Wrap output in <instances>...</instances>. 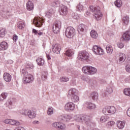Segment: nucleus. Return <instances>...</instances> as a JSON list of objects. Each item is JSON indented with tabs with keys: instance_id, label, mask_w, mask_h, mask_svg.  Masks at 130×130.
I'll return each mask as SVG.
<instances>
[{
	"instance_id": "18",
	"label": "nucleus",
	"mask_w": 130,
	"mask_h": 130,
	"mask_svg": "<svg viewBox=\"0 0 130 130\" xmlns=\"http://www.w3.org/2000/svg\"><path fill=\"white\" fill-rule=\"evenodd\" d=\"M116 112V108L114 106H108V113L109 114H114Z\"/></svg>"
},
{
	"instance_id": "46",
	"label": "nucleus",
	"mask_w": 130,
	"mask_h": 130,
	"mask_svg": "<svg viewBox=\"0 0 130 130\" xmlns=\"http://www.w3.org/2000/svg\"><path fill=\"white\" fill-rule=\"evenodd\" d=\"M14 100H15L14 99H10L8 100L7 104L8 105V106H12V105L14 104Z\"/></svg>"
},
{
	"instance_id": "22",
	"label": "nucleus",
	"mask_w": 130,
	"mask_h": 130,
	"mask_svg": "<svg viewBox=\"0 0 130 130\" xmlns=\"http://www.w3.org/2000/svg\"><path fill=\"white\" fill-rule=\"evenodd\" d=\"M116 124L117 127H118L119 129H123V128H124V126L125 125V123L122 121H117Z\"/></svg>"
},
{
	"instance_id": "55",
	"label": "nucleus",
	"mask_w": 130,
	"mask_h": 130,
	"mask_svg": "<svg viewBox=\"0 0 130 130\" xmlns=\"http://www.w3.org/2000/svg\"><path fill=\"white\" fill-rule=\"evenodd\" d=\"M125 81L126 82V83H130V76L127 77L125 79Z\"/></svg>"
},
{
	"instance_id": "10",
	"label": "nucleus",
	"mask_w": 130,
	"mask_h": 130,
	"mask_svg": "<svg viewBox=\"0 0 130 130\" xmlns=\"http://www.w3.org/2000/svg\"><path fill=\"white\" fill-rule=\"evenodd\" d=\"M75 104L73 102H68L64 106V110L66 111H73L75 110Z\"/></svg>"
},
{
	"instance_id": "59",
	"label": "nucleus",
	"mask_w": 130,
	"mask_h": 130,
	"mask_svg": "<svg viewBox=\"0 0 130 130\" xmlns=\"http://www.w3.org/2000/svg\"><path fill=\"white\" fill-rule=\"evenodd\" d=\"M71 85L72 86H75L76 85V81L75 80H72L71 82Z\"/></svg>"
},
{
	"instance_id": "36",
	"label": "nucleus",
	"mask_w": 130,
	"mask_h": 130,
	"mask_svg": "<svg viewBox=\"0 0 130 130\" xmlns=\"http://www.w3.org/2000/svg\"><path fill=\"white\" fill-rule=\"evenodd\" d=\"M37 62L38 66H43L44 64V59L41 58H38L37 59Z\"/></svg>"
},
{
	"instance_id": "52",
	"label": "nucleus",
	"mask_w": 130,
	"mask_h": 130,
	"mask_svg": "<svg viewBox=\"0 0 130 130\" xmlns=\"http://www.w3.org/2000/svg\"><path fill=\"white\" fill-rule=\"evenodd\" d=\"M125 70L127 73H130V64H127L125 66Z\"/></svg>"
},
{
	"instance_id": "19",
	"label": "nucleus",
	"mask_w": 130,
	"mask_h": 130,
	"mask_svg": "<svg viewBox=\"0 0 130 130\" xmlns=\"http://www.w3.org/2000/svg\"><path fill=\"white\" fill-rule=\"evenodd\" d=\"M27 116L29 118H35V117H36V112L34 111L33 110H28Z\"/></svg>"
},
{
	"instance_id": "48",
	"label": "nucleus",
	"mask_w": 130,
	"mask_h": 130,
	"mask_svg": "<svg viewBox=\"0 0 130 130\" xmlns=\"http://www.w3.org/2000/svg\"><path fill=\"white\" fill-rule=\"evenodd\" d=\"M28 110H22L20 111V113L22 114V115H28Z\"/></svg>"
},
{
	"instance_id": "29",
	"label": "nucleus",
	"mask_w": 130,
	"mask_h": 130,
	"mask_svg": "<svg viewBox=\"0 0 130 130\" xmlns=\"http://www.w3.org/2000/svg\"><path fill=\"white\" fill-rule=\"evenodd\" d=\"M106 49L107 53H109V54H112V52H113V48H112V46L107 45Z\"/></svg>"
},
{
	"instance_id": "11",
	"label": "nucleus",
	"mask_w": 130,
	"mask_h": 130,
	"mask_svg": "<svg viewBox=\"0 0 130 130\" xmlns=\"http://www.w3.org/2000/svg\"><path fill=\"white\" fill-rule=\"evenodd\" d=\"M52 126L58 128V130H62L66 128V125L63 123L60 122H56L52 124Z\"/></svg>"
},
{
	"instance_id": "45",
	"label": "nucleus",
	"mask_w": 130,
	"mask_h": 130,
	"mask_svg": "<svg viewBox=\"0 0 130 130\" xmlns=\"http://www.w3.org/2000/svg\"><path fill=\"white\" fill-rule=\"evenodd\" d=\"M100 120L101 122H106L107 121V117L106 116H102L100 118Z\"/></svg>"
},
{
	"instance_id": "43",
	"label": "nucleus",
	"mask_w": 130,
	"mask_h": 130,
	"mask_svg": "<svg viewBox=\"0 0 130 130\" xmlns=\"http://www.w3.org/2000/svg\"><path fill=\"white\" fill-rule=\"evenodd\" d=\"M60 4V2L58 1H55L53 2L52 3V6L55 7V8H57V7H59V4Z\"/></svg>"
},
{
	"instance_id": "42",
	"label": "nucleus",
	"mask_w": 130,
	"mask_h": 130,
	"mask_svg": "<svg viewBox=\"0 0 130 130\" xmlns=\"http://www.w3.org/2000/svg\"><path fill=\"white\" fill-rule=\"evenodd\" d=\"M115 5L118 8H120L122 6V2L121 0H117L115 3Z\"/></svg>"
},
{
	"instance_id": "2",
	"label": "nucleus",
	"mask_w": 130,
	"mask_h": 130,
	"mask_svg": "<svg viewBox=\"0 0 130 130\" xmlns=\"http://www.w3.org/2000/svg\"><path fill=\"white\" fill-rule=\"evenodd\" d=\"M89 10L93 13V17L95 20L99 21L102 18V13L100 11V7H93V6L89 7Z\"/></svg>"
},
{
	"instance_id": "15",
	"label": "nucleus",
	"mask_w": 130,
	"mask_h": 130,
	"mask_svg": "<svg viewBox=\"0 0 130 130\" xmlns=\"http://www.w3.org/2000/svg\"><path fill=\"white\" fill-rule=\"evenodd\" d=\"M9 48V44L5 41L2 42L0 44V50H7Z\"/></svg>"
},
{
	"instance_id": "51",
	"label": "nucleus",
	"mask_w": 130,
	"mask_h": 130,
	"mask_svg": "<svg viewBox=\"0 0 130 130\" xmlns=\"http://www.w3.org/2000/svg\"><path fill=\"white\" fill-rule=\"evenodd\" d=\"M102 111L104 114H107L108 113V107L103 108Z\"/></svg>"
},
{
	"instance_id": "50",
	"label": "nucleus",
	"mask_w": 130,
	"mask_h": 130,
	"mask_svg": "<svg viewBox=\"0 0 130 130\" xmlns=\"http://www.w3.org/2000/svg\"><path fill=\"white\" fill-rule=\"evenodd\" d=\"M46 79H47V73H44L42 75V80H43V81H45Z\"/></svg>"
},
{
	"instance_id": "6",
	"label": "nucleus",
	"mask_w": 130,
	"mask_h": 130,
	"mask_svg": "<svg viewBox=\"0 0 130 130\" xmlns=\"http://www.w3.org/2000/svg\"><path fill=\"white\" fill-rule=\"evenodd\" d=\"M89 53L87 52L86 51H82L79 52L78 58L79 60H86L89 58Z\"/></svg>"
},
{
	"instance_id": "30",
	"label": "nucleus",
	"mask_w": 130,
	"mask_h": 130,
	"mask_svg": "<svg viewBox=\"0 0 130 130\" xmlns=\"http://www.w3.org/2000/svg\"><path fill=\"white\" fill-rule=\"evenodd\" d=\"M86 104L88 109H95L96 108V105L91 102H86Z\"/></svg>"
},
{
	"instance_id": "3",
	"label": "nucleus",
	"mask_w": 130,
	"mask_h": 130,
	"mask_svg": "<svg viewBox=\"0 0 130 130\" xmlns=\"http://www.w3.org/2000/svg\"><path fill=\"white\" fill-rule=\"evenodd\" d=\"M82 70L85 75H95L97 73V69L92 66H85Z\"/></svg>"
},
{
	"instance_id": "60",
	"label": "nucleus",
	"mask_w": 130,
	"mask_h": 130,
	"mask_svg": "<svg viewBox=\"0 0 130 130\" xmlns=\"http://www.w3.org/2000/svg\"><path fill=\"white\" fill-rule=\"evenodd\" d=\"M38 32L37 31V30L35 29H32V33H34V34H35L36 35H37Z\"/></svg>"
},
{
	"instance_id": "25",
	"label": "nucleus",
	"mask_w": 130,
	"mask_h": 130,
	"mask_svg": "<svg viewBox=\"0 0 130 130\" xmlns=\"http://www.w3.org/2000/svg\"><path fill=\"white\" fill-rule=\"evenodd\" d=\"M113 88H114V87L113 84L108 85L106 88V92H107L108 94H112V93H113Z\"/></svg>"
},
{
	"instance_id": "40",
	"label": "nucleus",
	"mask_w": 130,
	"mask_h": 130,
	"mask_svg": "<svg viewBox=\"0 0 130 130\" xmlns=\"http://www.w3.org/2000/svg\"><path fill=\"white\" fill-rule=\"evenodd\" d=\"M47 114L48 115H49V116H51L52 114H53V108L51 107H49L48 108Z\"/></svg>"
},
{
	"instance_id": "64",
	"label": "nucleus",
	"mask_w": 130,
	"mask_h": 130,
	"mask_svg": "<svg viewBox=\"0 0 130 130\" xmlns=\"http://www.w3.org/2000/svg\"><path fill=\"white\" fill-rule=\"evenodd\" d=\"M47 58H48V60L51 59L50 56H49V55L48 54H47Z\"/></svg>"
},
{
	"instance_id": "62",
	"label": "nucleus",
	"mask_w": 130,
	"mask_h": 130,
	"mask_svg": "<svg viewBox=\"0 0 130 130\" xmlns=\"http://www.w3.org/2000/svg\"><path fill=\"white\" fill-rule=\"evenodd\" d=\"M97 81L96 80H93L92 81V85L94 86V85H96Z\"/></svg>"
},
{
	"instance_id": "24",
	"label": "nucleus",
	"mask_w": 130,
	"mask_h": 130,
	"mask_svg": "<svg viewBox=\"0 0 130 130\" xmlns=\"http://www.w3.org/2000/svg\"><path fill=\"white\" fill-rule=\"evenodd\" d=\"M87 29V27L84 24H80L78 26L77 30L79 33H81V32H84V31Z\"/></svg>"
},
{
	"instance_id": "32",
	"label": "nucleus",
	"mask_w": 130,
	"mask_h": 130,
	"mask_svg": "<svg viewBox=\"0 0 130 130\" xmlns=\"http://www.w3.org/2000/svg\"><path fill=\"white\" fill-rule=\"evenodd\" d=\"M122 22L124 25H128V23L129 22L128 16H124L122 18Z\"/></svg>"
},
{
	"instance_id": "31",
	"label": "nucleus",
	"mask_w": 130,
	"mask_h": 130,
	"mask_svg": "<svg viewBox=\"0 0 130 130\" xmlns=\"http://www.w3.org/2000/svg\"><path fill=\"white\" fill-rule=\"evenodd\" d=\"M71 100L73 102L76 103V102H79L80 98H79V96H78L77 94H75V95L71 96Z\"/></svg>"
},
{
	"instance_id": "39",
	"label": "nucleus",
	"mask_w": 130,
	"mask_h": 130,
	"mask_svg": "<svg viewBox=\"0 0 130 130\" xmlns=\"http://www.w3.org/2000/svg\"><path fill=\"white\" fill-rule=\"evenodd\" d=\"M115 124V122L113 121H110L107 123L106 125V126H107V127L110 128L113 126V125H114Z\"/></svg>"
},
{
	"instance_id": "56",
	"label": "nucleus",
	"mask_w": 130,
	"mask_h": 130,
	"mask_svg": "<svg viewBox=\"0 0 130 130\" xmlns=\"http://www.w3.org/2000/svg\"><path fill=\"white\" fill-rule=\"evenodd\" d=\"M13 39L14 41H15V42L17 41V40H18V36H17V35H14L13 36Z\"/></svg>"
},
{
	"instance_id": "53",
	"label": "nucleus",
	"mask_w": 130,
	"mask_h": 130,
	"mask_svg": "<svg viewBox=\"0 0 130 130\" xmlns=\"http://www.w3.org/2000/svg\"><path fill=\"white\" fill-rule=\"evenodd\" d=\"M124 47V45L122 43H118V47L119 48H123Z\"/></svg>"
},
{
	"instance_id": "58",
	"label": "nucleus",
	"mask_w": 130,
	"mask_h": 130,
	"mask_svg": "<svg viewBox=\"0 0 130 130\" xmlns=\"http://www.w3.org/2000/svg\"><path fill=\"white\" fill-rule=\"evenodd\" d=\"M81 79L82 80H83V81H86L87 82V80H88V81L90 80V79H89L88 77L87 78H84V77H81Z\"/></svg>"
},
{
	"instance_id": "14",
	"label": "nucleus",
	"mask_w": 130,
	"mask_h": 130,
	"mask_svg": "<svg viewBox=\"0 0 130 130\" xmlns=\"http://www.w3.org/2000/svg\"><path fill=\"white\" fill-rule=\"evenodd\" d=\"M59 13L62 16H66L68 14V7L63 6L60 8Z\"/></svg>"
},
{
	"instance_id": "38",
	"label": "nucleus",
	"mask_w": 130,
	"mask_h": 130,
	"mask_svg": "<svg viewBox=\"0 0 130 130\" xmlns=\"http://www.w3.org/2000/svg\"><path fill=\"white\" fill-rule=\"evenodd\" d=\"M70 81V79L67 77H61L60 78V82L61 83H67V82H69Z\"/></svg>"
},
{
	"instance_id": "44",
	"label": "nucleus",
	"mask_w": 130,
	"mask_h": 130,
	"mask_svg": "<svg viewBox=\"0 0 130 130\" xmlns=\"http://www.w3.org/2000/svg\"><path fill=\"white\" fill-rule=\"evenodd\" d=\"M5 35H6V29L2 28L0 30V37H5Z\"/></svg>"
},
{
	"instance_id": "37",
	"label": "nucleus",
	"mask_w": 130,
	"mask_h": 130,
	"mask_svg": "<svg viewBox=\"0 0 130 130\" xmlns=\"http://www.w3.org/2000/svg\"><path fill=\"white\" fill-rule=\"evenodd\" d=\"M8 97V93L3 92L0 95V101L5 100Z\"/></svg>"
},
{
	"instance_id": "8",
	"label": "nucleus",
	"mask_w": 130,
	"mask_h": 130,
	"mask_svg": "<svg viewBox=\"0 0 130 130\" xmlns=\"http://www.w3.org/2000/svg\"><path fill=\"white\" fill-rule=\"evenodd\" d=\"M92 51L94 52V54H96L98 55L104 54V50H103V49L101 47H98L97 45L93 46L92 48Z\"/></svg>"
},
{
	"instance_id": "33",
	"label": "nucleus",
	"mask_w": 130,
	"mask_h": 130,
	"mask_svg": "<svg viewBox=\"0 0 130 130\" xmlns=\"http://www.w3.org/2000/svg\"><path fill=\"white\" fill-rule=\"evenodd\" d=\"M90 36L92 37V38H93L94 39H96L97 37H98V34L97 33V31L92 30L90 32Z\"/></svg>"
},
{
	"instance_id": "13",
	"label": "nucleus",
	"mask_w": 130,
	"mask_h": 130,
	"mask_svg": "<svg viewBox=\"0 0 130 130\" xmlns=\"http://www.w3.org/2000/svg\"><path fill=\"white\" fill-rule=\"evenodd\" d=\"M52 49L54 53H56L57 54H58V53H59V52H60L61 47L60 46V45L58 44H55V45H53Z\"/></svg>"
},
{
	"instance_id": "49",
	"label": "nucleus",
	"mask_w": 130,
	"mask_h": 130,
	"mask_svg": "<svg viewBox=\"0 0 130 130\" xmlns=\"http://www.w3.org/2000/svg\"><path fill=\"white\" fill-rule=\"evenodd\" d=\"M77 9H78V11H83V9H84V7L82 4H79L77 6Z\"/></svg>"
},
{
	"instance_id": "57",
	"label": "nucleus",
	"mask_w": 130,
	"mask_h": 130,
	"mask_svg": "<svg viewBox=\"0 0 130 130\" xmlns=\"http://www.w3.org/2000/svg\"><path fill=\"white\" fill-rule=\"evenodd\" d=\"M15 130H25V128H24V127H23L18 126L16 127V128L15 129Z\"/></svg>"
},
{
	"instance_id": "47",
	"label": "nucleus",
	"mask_w": 130,
	"mask_h": 130,
	"mask_svg": "<svg viewBox=\"0 0 130 130\" xmlns=\"http://www.w3.org/2000/svg\"><path fill=\"white\" fill-rule=\"evenodd\" d=\"M26 69L28 70H33L34 69V66L31 63H27L26 65Z\"/></svg>"
},
{
	"instance_id": "1",
	"label": "nucleus",
	"mask_w": 130,
	"mask_h": 130,
	"mask_svg": "<svg viewBox=\"0 0 130 130\" xmlns=\"http://www.w3.org/2000/svg\"><path fill=\"white\" fill-rule=\"evenodd\" d=\"M74 119L78 122L85 123L87 126H89V127L94 126V123L93 121L91 120V117H90V116L86 115H76L74 116Z\"/></svg>"
},
{
	"instance_id": "16",
	"label": "nucleus",
	"mask_w": 130,
	"mask_h": 130,
	"mask_svg": "<svg viewBox=\"0 0 130 130\" xmlns=\"http://www.w3.org/2000/svg\"><path fill=\"white\" fill-rule=\"evenodd\" d=\"M75 95H78V90L75 88H71L68 91V96L72 97Z\"/></svg>"
},
{
	"instance_id": "9",
	"label": "nucleus",
	"mask_w": 130,
	"mask_h": 130,
	"mask_svg": "<svg viewBox=\"0 0 130 130\" xmlns=\"http://www.w3.org/2000/svg\"><path fill=\"white\" fill-rule=\"evenodd\" d=\"M34 78L33 76L31 74H27L23 78V82L24 84H29L32 83L34 81Z\"/></svg>"
},
{
	"instance_id": "23",
	"label": "nucleus",
	"mask_w": 130,
	"mask_h": 130,
	"mask_svg": "<svg viewBox=\"0 0 130 130\" xmlns=\"http://www.w3.org/2000/svg\"><path fill=\"white\" fill-rule=\"evenodd\" d=\"M4 79L6 82H11L12 80V76L8 73H5L4 74Z\"/></svg>"
},
{
	"instance_id": "21",
	"label": "nucleus",
	"mask_w": 130,
	"mask_h": 130,
	"mask_svg": "<svg viewBox=\"0 0 130 130\" xmlns=\"http://www.w3.org/2000/svg\"><path fill=\"white\" fill-rule=\"evenodd\" d=\"M26 9L27 11H33L34 10V4L32 2L28 1L26 3Z\"/></svg>"
},
{
	"instance_id": "20",
	"label": "nucleus",
	"mask_w": 130,
	"mask_h": 130,
	"mask_svg": "<svg viewBox=\"0 0 130 130\" xmlns=\"http://www.w3.org/2000/svg\"><path fill=\"white\" fill-rule=\"evenodd\" d=\"M72 118H73L72 116L69 115H62L60 116V119H61V120H63L64 121H70Z\"/></svg>"
},
{
	"instance_id": "54",
	"label": "nucleus",
	"mask_w": 130,
	"mask_h": 130,
	"mask_svg": "<svg viewBox=\"0 0 130 130\" xmlns=\"http://www.w3.org/2000/svg\"><path fill=\"white\" fill-rule=\"evenodd\" d=\"M21 75H23V76H26L27 75V72L25 69H22L21 72Z\"/></svg>"
},
{
	"instance_id": "17",
	"label": "nucleus",
	"mask_w": 130,
	"mask_h": 130,
	"mask_svg": "<svg viewBox=\"0 0 130 130\" xmlns=\"http://www.w3.org/2000/svg\"><path fill=\"white\" fill-rule=\"evenodd\" d=\"M122 38L124 41H129L130 40V31H126L122 35Z\"/></svg>"
},
{
	"instance_id": "4",
	"label": "nucleus",
	"mask_w": 130,
	"mask_h": 130,
	"mask_svg": "<svg viewBox=\"0 0 130 130\" xmlns=\"http://www.w3.org/2000/svg\"><path fill=\"white\" fill-rule=\"evenodd\" d=\"M76 30L73 27H68L66 28V36L68 38H72L75 35Z\"/></svg>"
},
{
	"instance_id": "63",
	"label": "nucleus",
	"mask_w": 130,
	"mask_h": 130,
	"mask_svg": "<svg viewBox=\"0 0 130 130\" xmlns=\"http://www.w3.org/2000/svg\"><path fill=\"white\" fill-rule=\"evenodd\" d=\"M43 34V32H38L37 35H38L39 36H41V35H42Z\"/></svg>"
},
{
	"instance_id": "28",
	"label": "nucleus",
	"mask_w": 130,
	"mask_h": 130,
	"mask_svg": "<svg viewBox=\"0 0 130 130\" xmlns=\"http://www.w3.org/2000/svg\"><path fill=\"white\" fill-rule=\"evenodd\" d=\"M74 53L75 52H74V50L72 49H69L65 52L64 54H66V55H67V56H68L69 57H72V56L74 55Z\"/></svg>"
},
{
	"instance_id": "35",
	"label": "nucleus",
	"mask_w": 130,
	"mask_h": 130,
	"mask_svg": "<svg viewBox=\"0 0 130 130\" xmlns=\"http://www.w3.org/2000/svg\"><path fill=\"white\" fill-rule=\"evenodd\" d=\"M54 13V11H53V10L51 9L46 13L45 16L46 17H47V18H50L52 14H53Z\"/></svg>"
},
{
	"instance_id": "41",
	"label": "nucleus",
	"mask_w": 130,
	"mask_h": 130,
	"mask_svg": "<svg viewBox=\"0 0 130 130\" xmlns=\"http://www.w3.org/2000/svg\"><path fill=\"white\" fill-rule=\"evenodd\" d=\"M123 94L126 96L130 97V88H125L123 90Z\"/></svg>"
},
{
	"instance_id": "7",
	"label": "nucleus",
	"mask_w": 130,
	"mask_h": 130,
	"mask_svg": "<svg viewBox=\"0 0 130 130\" xmlns=\"http://www.w3.org/2000/svg\"><path fill=\"white\" fill-rule=\"evenodd\" d=\"M32 23L35 24L36 27H41V25L44 23L43 19L40 17H35Z\"/></svg>"
},
{
	"instance_id": "12",
	"label": "nucleus",
	"mask_w": 130,
	"mask_h": 130,
	"mask_svg": "<svg viewBox=\"0 0 130 130\" xmlns=\"http://www.w3.org/2000/svg\"><path fill=\"white\" fill-rule=\"evenodd\" d=\"M4 122L5 123L11 124V125H20V122L14 119H6Z\"/></svg>"
},
{
	"instance_id": "26",
	"label": "nucleus",
	"mask_w": 130,
	"mask_h": 130,
	"mask_svg": "<svg viewBox=\"0 0 130 130\" xmlns=\"http://www.w3.org/2000/svg\"><path fill=\"white\" fill-rule=\"evenodd\" d=\"M90 98L93 101H97L98 100V93L96 92H92L90 95Z\"/></svg>"
},
{
	"instance_id": "5",
	"label": "nucleus",
	"mask_w": 130,
	"mask_h": 130,
	"mask_svg": "<svg viewBox=\"0 0 130 130\" xmlns=\"http://www.w3.org/2000/svg\"><path fill=\"white\" fill-rule=\"evenodd\" d=\"M60 28H61V22L60 21H55L53 25V32L55 34H58Z\"/></svg>"
},
{
	"instance_id": "61",
	"label": "nucleus",
	"mask_w": 130,
	"mask_h": 130,
	"mask_svg": "<svg viewBox=\"0 0 130 130\" xmlns=\"http://www.w3.org/2000/svg\"><path fill=\"white\" fill-rule=\"evenodd\" d=\"M34 124H39V122L38 121L35 120L32 122Z\"/></svg>"
},
{
	"instance_id": "27",
	"label": "nucleus",
	"mask_w": 130,
	"mask_h": 130,
	"mask_svg": "<svg viewBox=\"0 0 130 130\" xmlns=\"http://www.w3.org/2000/svg\"><path fill=\"white\" fill-rule=\"evenodd\" d=\"M126 59V56L123 53H120L119 55V62H123Z\"/></svg>"
},
{
	"instance_id": "34",
	"label": "nucleus",
	"mask_w": 130,
	"mask_h": 130,
	"mask_svg": "<svg viewBox=\"0 0 130 130\" xmlns=\"http://www.w3.org/2000/svg\"><path fill=\"white\" fill-rule=\"evenodd\" d=\"M17 27L19 29H22L25 27V22L23 21H19L17 23Z\"/></svg>"
}]
</instances>
